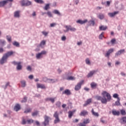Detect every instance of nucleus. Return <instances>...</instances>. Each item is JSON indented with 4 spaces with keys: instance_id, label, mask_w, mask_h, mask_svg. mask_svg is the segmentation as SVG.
<instances>
[{
    "instance_id": "obj_1",
    "label": "nucleus",
    "mask_w": 126,
    "mask_h": 126,
    "mask_svg": "<svg viewBox=\"0 0 126 126\" xmlns=\"http://www.w3.org/2000/svg\"><path fill=\"white\" fill-rule=\"evenodd\" d=\"M101 95L103 97L99 95L95 96V98L97 101H100L102 104H107L108 101L111 100V94L106 91H103Z\"/></svg>"
},
{
    "instance_id": "obj_2",
    "label": "nucleus",
    "mask_w": 126,
    "mask_h": 126,
    "mask_svg": "<svg viewBox=\"0 0 126 126\" xmlns=\"http://www.w3.org/2000/svg\"><path fill=\"white\" fill-rule=\"evenodd\" d=\"M47 55V51L45 50H42L40 52L35 54V58L36 60H41L44 58V55Z\"/></svg>"
},
{
    "instance_id": "obj_3",
    "label": "nucleus",
    "mask_w": 126,
    "mask_h": 126,
    "mask_svg": "<svg viewBox=\"0 0 126 126\" xmlns=\"http://www.w3.org/2000/svg\"><path fill=\"white\" fill-rule=\"evenodd\" d=\"M50 120H51V118L47 115H45L44 116V121L42 123V125L43 126H48Z\"/></svg>"
},
{
    "instance_id": "obj_4",
    "label": "nucleus",
    "mask_w": 126,
    "mask_h": 126,
    "mask_svg": "<svg viewBox=\"0 0 126 126\" xmlns=\"http://www.w3.org/2000/svg\"><path fill=\"white\" fill-rule=\"evenodd\" d=\"M65 28H66V30H63V32L65 33H66V32H68V31H71L72 32H75V31H76V29L75 28H73L71 27V26H65Z\"/></svg>"
},
{
    "instance_id": "obj_5",
    "label": "nucleus",
    "mask_w": 126,
    "mask_h": 126,
    "mask_svg": "<svg viewBox=\"0 0 126 126\" xmlns=\"http://www.w3.org/2000/svg\"><path fill=\"white\" fill-rule=\"evenodd\" d=\"M12 63L14 64V65H17V70H21V69H22V65H21V62H17L15 61H13V62H12Z\"/></svg>"
},
{
    "instance_id": "obj_6",
    "label": "nucleus",
    "mask_w": 126,
    "mask_h": 126,
    "mask_svg": "<svg viewBox=\"0 0 126 126\" xmlns=\"http://www.w3.org/2000/svg\"><path fill=\"white\" fill-rule=\"evenodd\" d=\"M53 117L55 118L54 122L55 124H58L60 123V122H61V120H60V118L59 117V113L58 112V111H56L54 113L53 115Z\"/></svg>"
},
{
    "instance_id": "obj_7",
    "label": "nucleus",
    "mask_w": 126,
    "mask_h": 126,
    "mask_svg": "<svg viewBox=\"0 0 126 126\" xmlns=\"http://www.w3.org/2000/svg\"><path fill=\"white\" fill-rule=\"evenodd\" d=\"M7 63V58L3 55L1 59H0V64H4Z\"/></svg>"
},
{
    "instance_id": "obj_8",
    "label": "nucleus",
    "mask_w": 126,
    "mask_h": 126,
    "mask_svg": "<svg viewBox=\"0 0 126 126\" xmlns=\"http://www.w3.org/2000/svg\"><path fill=\"white\" fill-rule=\"evenodd\" d=\"M126 50L125 49H121L119 50L117 52L115 53V57L118 58V57H120L121 55H123V54H125Z\"/></svg>"
},
{
    "instance_id": "obj_9",
    "label": "nucleus",
    "mask_w": 126,
    "mask_h": 126,
    "mask_svg": "<svg viewBox=\"0 0 126 126\" xmlns=\"http://www.w3.org/2000/svg\"><path fill=\"white\" fill-rule=\"evenodd\" d=\"M83 82H84V81L82 80L75 86V91H78V90H80L81 88V85H82V83H83Z\"/></svg>"
},
{
    "instance_id": "obj_10",
    "label": "nucleus",
    "mask_w": 126,
    "mask_h": 126,
    "mask_svg": "<svg viewBox=\"0 0 126 126\" xmlns=\"http://www.w3.org/2000/svg\"><path fill=\"white\" fill-rule=\"evenodd\" d=\"M97 71V70H93L92 71H91L87 75V77H88V78H89L90 77H92V76H93V75H94V74H95V73H96Z\"/></svg>"
},
{
    "instance_id": "obj_11",
    "label": "nucleus",
    "mask_w": 126,
    "mask_h": 126,
    "mask_svg": "<svg viewBox=\"0 0 126 126\" xmlns=\"http://www.w3.org/2000/svg\"><path fill=\"white\" fill-rule=\"evenodd\" d=\"M14 17L15 18H19L20 17V11L18 10L14 12Z\"/></svg>"
},
{
    "instance_id": "obj_12",
    "label": "nucleus",
    "mask_w": 126,
    "mask_h": 126,
    "mask_svg": "<svg viewBox=\"0 0 126 126\" xmlns=\"http://www.w3.org/2000/svg\"><path fill=\"white\" fill-rule=\"evenodd\" d=\"M88 22V20L87 19L82 20H78L76 21V23H78L79 24H81L82 25V24H85L87 22Z\"/></svg>"
},
{
    "instance_id": "obj_13",
    "label": "nucleus",
    "mask_w": 126,
    "mask_h": 126,
    "mask_svg": "<svg viewBox=\"0 0 126 126\" xmlns=\"http://www.w3.org/2000/svg\"><path fill=\"white\" fill-rule=\"evenodd\" d=\"M14 54V52L12 51H10L4 54V55L8 59L9 57H10V56H12V55Z\"/></svg>"
},
{
    "instance_id": "obj_14",
    "label": "nucleus",
    "mask_w": 126,
    "mask_h": 126,
    "mask_svg": "<svg viewBox=\"0 0 126 126\" xmlns=\"http://www.w3.org/2000/svg\"><path fill=\"white\" fill-rule=\"evenodd\" d=\"M112 114L113 116H120V112L119 111L113 109L112 110Z\"/></svg>"
},
{
    "instance_id": "obj_15",
    "label": "nucleus",
    "mask_w": 126,
    "mask_h": 126,
    "mask_svg": "<svg viewBox=\"0 0 126 126\" xmlns=\"http://www.w3.org/2000/svg\"><path fill=\"white\" fill-rule=\"evenodd\" d=\"M119 14V11H115L112 13H108V15L110 16V17H114V16H115V15H117V14Z\"/></svg>"
},
{
    "instance_id": "obj_16",
    "label": "nucleus",
    "mask_w": 126,
    "mask_h": 126,
    "mask_svg": "<svg viewBox=\"0 0 126 126\" xmlns=\"http://www.w3.org/2000/svg\"><path fill=\"white\" fill-rule=\"evenodd\" d=\"M91 102H92V98L87 99L86 101L85 102V104L83 105L84 107H86V106L89 105V104H90Z\"/></svg>"
},
{
    "instance_id": "obj_17",
    "label": "nucleus",
    "mask_w": 126,
    "mask_h": 126,
    "mask_svg": "<svg viewBox=\"0 0 126 126\" xmlns=\"http://www.w3.org/2000/svg\"><path fill=\"white\" fill-rule=\"evenodd\" d=\"M120 123L122 125H125L126 124V117H123L120 119Z\"/></svg>"
},
{
    "instance_id": "obj_18",
    "label": "nucleus",
    "mask_w": 126,
    "mask_h": 126,
    "mask_svg": "<svg viewBox=\"0 0 126 126\" xmlns=\"http://www.w3.org/2000/svg\"><path fill=\"white\" fill-rule=\"evenodd\" d=\"M74 113H75V110L68 111V114L69 119H71V117L73 116Z\"/></svg>"
},
{
    "instance_id": "obj_19",
    "label": "nucleus",
    "mask_w": 126,
    "mask_h": 126,
    "mask_svg": "<svg viewBox=\"0 0 126 126\" xmlns=\"http://www.w3.org/2000/svg\"><path fill=\"white\" fill-rule=\"evenodd\" d=\"M87 115H88V112L86 110L82 111L80 114V116H83V117L87 116Z\"/></svg>"
},
{
    "instance_id": "obj_20",
    "label": "nucleus",
    "mask_w": 126,
    "mask_h": 126,
    "mask_svg": "<svg viewBox=\"0 0 126 126\" xmlns=\"http://www.w3.org/2000/svg\"><path fill=\"white\" fill-rule=\"evenodd\" d=\"M37 88H40L41 89H46V87L44 84H37Z\"/></svg>"
},
{
    "instance_id": "obj_21",
    "label": "nucleus",
    "mask_w": 126,
    "mask_h": 126,
    "mask_svg": "<svg viewBox=\"0 0 126 126\" xmlns=\"http://www.w3.org/2000/svg\"><path fill=\"white\" fill-rule=\"evenodd\" d=\"M14 110L16 112H18V111H19V110H20V105L19 104H16V105L15 106V107L14 108Z\"/></svg>"
},
{
    "instance_id": "obj_22",
    "label": "nucleus",
    "mask_w": 126,
    "mask_h": 126,
    "mask_svg": "<svg viewBox=\"0 0 126 126\" xmlns=\"http://www.w3.org/2000/svg\"><path fill=\"white\" fill-rule=\"evenodd\" d=\"M21 87L22 88H25V87H26V81L25 80H22L21 81Z\"/></svg>"
},
{
    "instance_id": "obj_23",
    "label": "nucleus",
    "mask_w": 126,
    "mask_h": 126,
    "mask_svg": "<svg viewBox=\"0 0 126 126\" xmlns=\"http://www.w3.org/2000/svg\"><path fill=\"white\" fill-rule=\"evenodd\" d=\"M97 17L98 18L100 19V20H102V19H104V18L105 17V15L103 14L100 13L97 15Z\"/></svg>"
},
{
    "instance_id": "obj_24",
    "label": "nucleus",
    "mask_w": 126,
    "mask_h": 126,
    "mask_svg": "<svg viewBox=\"0 0 126 126\" xmlns=\"http://www.w3.org/2000/svg\"><path fill=\"white\" fill-rule=\"evenodd\" d=\"M7 1L5 0H2L0 1V7H3L5 4H6Z\"/></svg>"
},
{
    "instance_id": "obj_25",
    "label": "nucleus",
    "mask_w": 126,
    "mask_h": 126,
    "mask_svg": "<svg viewBox=\"0 0 126 126\" xmlns=\"http://www.w3.org/2000/svg\"><path fill=\"white\" fill-rule=\"evenodd\" d=\"M62 94H65V95H70L71 93H70V91H69V90H65L64 91H63L62 93Z\"/></svg>"
},
{
    "instance_id": "obj_26",
    "label": "nucleus",
    "mask_w": 126,
    "mask_h": 126,
    "mask_svg": "<svg viewBox=\"0 0 126 126\" xmlns=\"http://www.w3.org/2000/svg\"><path fill=\"white\" fill-rule=\"evenodd\" d=\"M6 44V41L4 39H0V45L1 46H5Z\"/></svg>"
},
{
    "instance_id": "obj_27",
    "label": "nucleus",
    "mask_w": 126,
    "mask_h": 126,
    "mask_svg": "<svg viewBox=\"0 0 126 126\" xmlns=\"http://www.w3.org/2000/svg\"><path fill=\"white\" fill-rule=\"evenodd\" d=\"M10 83H9V82H8L6 83L5 85L2 86V88H3L4 90H5V89L7 88V86L10 87Z\"/></svg>"
},
{
    "instance_id": "obj_28",
    "label": "nucleus",
    "mask_w": 126,
    "mask_h": 126,
    "mask_svg": "<svg viewBox=\"0 0 126 126\" xmlns=\"http://www.w3.org/2000/svg\"><path fill=\"white\" fill-rule=\"evenodd\" d=\"M46 45V41L45 40H42L41 41L39 46L41 47V48H44V46Z\"/></svg>"
},
{
    "instance_id": "obj_29",
    "label": "nucleus",
    "mask_w": 126,
    "mask_h": 126,
    "mask_svg": "<svg viewBox=\"0 0 126 126\" xmlns=\"http://www.w3.org/2000/svg\"><path fill=\"white\" fill-rule=\"evenodd\" d=\"M92 114L93 115V116H94V117H99V113H98L97 112H95L94 111V109H92Z\"/></svg>"
},
{
    "instance_id": "obj_30",
    "label": "nucleus",
    "mask_w": 126,
    "mask_h": 126,
    "mask_svg": "<svg viewBox=\"0 0 126 126\" xmlns=\"http://www.w3.org/2000/svg\"><path fill=\"white\" fill-rule=\"evenodd\" d=\"M107 26H101L99 27V30L101 31H105V30H107Z\"/></svg>"
},
{
    "instance_id": "obj_31",
    "label": "nucleus",
    "mask_w": 126,
    "mask_h": 126,
    "mask_svg": "<svg viewBox=\"0 0 126 126\" xmlns=\"http://www.w3.org/2000/svg\"><path fill=\"white\" fill-rule=\"evenodd\" d=\"M50 8V3L46 4L45 6L43 7L44 10H48Z\"/></svg>"
},
{
    "instance_id": "obj_32",
    "label": "nucleus",
    "mask_w": 126,
    "mask_h": 126,
    "mask_svg": "<svg viewBox=\"0 0 126 126\" xmlns=\"http://www.w3.org/2000/svg\"><path fill=\"white\" fill-rule=\"evenodd\" d=\"M89 25H90V26H94L95 25V22L93 20H90L88 22Z\"/></svg>"
},
{
    "instance_id": "obj_33",
    "label": "nucleus",
    "mask_w": 126,
    "mask_h": 126,
    "mask_svg": "<svg viewBox=\"0 0 126 126\" xmlns=\"http://www.w3.org/2000/svg\"><path fill=\"white\" fill-rule=\"evenodd\" d=\"M48 80L49 82H51V83H55V82H58V79H49Z\"/></svg>"
},
{
    "instance_id": "obj_34",
    "label": "nucleus",
    "mask_w": 126,
    "mask_h": 126,
    "mask_svg": "<svg viewBox=\"0 0 126 126\" xmlns=\"http://www.w3.org/2000/svg\"><path fill=\"white\" fill-rule=\"evenodd\" d=\"M56 106L58 107V108H61V106H62V102L60 101L56 102Z\"/></svg>"
},
{
    "instance_id": "obj_35",
    "label": "nucleus",
    "mask_w": 126,
    "mask_h": 126,
    "mask_svg": "<svg viewBox=\"0 0 126 126\" xmlns=\"http://www.w3.org/2000/svg\"><path fill=\"white\" fill-rule=\"evenodd\" d=\"M27 0H22L21 1V4L22 6H26Z\"/></svg>"
},
{
    "instance_id": "obj_36",
    "label": "nucleus",
    "mask_w": 126,
    "mask_h": 126,
    "mask_svg": "<svg viewBox=\"0 0 126 126\" xmlns=\"http://www.w3.org/2000/svg\"><path fill=\"white\" fill-rule=\"evenodd\" d=\"M33 123H34V120H33L32 119H29L27 121V124H28V125L33 124Z\"/></svg>"
},
{
    "instance_id": "obj_37",
    "label": "nucleus",
    "mask_w": 126,
    "mask_h": 126,
    "mask_svg": "<svg viewBox=\"0 0 126 126\" xmlns=\"http://www.w3.org/2000/svg\"><path fill=\"white\" fill-rule=\"evenodd\" d=\"M34 1L37 3H40V4L44 3V1L43 0H34Z\"/></svg>"
},
{
    "instance_id": "obj_38",
    "label": "nucleus",
    "mask_w": 126,
    "mask_h": 126,
    "mask_svg": "<svg viewBox=\"0 0 126 126\" xmlns=\"http://www.w3.org/2000/svg\"><path fill=\"white\" fill-rule=\"evenodd\" d=\"M120 113L122 116H126V110H125V109H121L120 110Z\"/></svg>"
},
{
    "instance_id": "obj_39",
    "label": "nucleus",
    "mask_w": 126,
    "mask_h": 126,
    "mask_svg": "<svg viewBox=\"0 0 126 126\" xmlns=\"http://www.w3.org/2000/svg\"><path fill=\"white\" fill-rule=\"evenodd\" d=\"M121 99L120 98H118V99H117V101L115 102V106H120L121 105V103L120 102V100Z\"/></svg>"
},
{
    "instance_id": "obj_40",
    "label": "nucleus",
    "mask_w": 126,
    "mask_h": 126,
    "mask_svg": "<svg viewBox=\"0 0 126 126\" xmlns=\"http://www.w3.org/2000/svg\"><path fill=\"white\" fill-rule=\"evenodd\" d=\"M68 77V74H63L62 76L63 79H66V80H67Z\"/></svg>"
},
{
    "instance_id": "obj_41",
    "label": "nucleus",
    "mask_w": 126,
    "mask_h": 126,
    "mask_svg": "<svg viewBox=\"0 0 126 126\" xmlns=\"http://www.w3.org/2000/svg\"><path fill=\"white\" fill-rule=\"evenodd\" d=\"M91 86L92 88H95L97 86V84L94 82H92L91 83Z\"/></svg>"
},
{
    "instance_id": "obj_42",
    "label": "nucleus",
    "mask_w": 126,
    "mask_h": 126,
    "mask_svg": "<svg viewBox=\"0 0 126 126\" xmlns=\"http://www.w3.org/2000/svg\"><path fill=\"white\" fill-rule=\"evenodd\" d=\"M67 80H75V77H72L71 76H68Z\"/></svg>"
},
{
    "instance_id": "obj_43",
    "label": "nucleus",
    "mask_w": 126,
    "mask_h": 126,
    "mask_svg": "<svg viewBox=\"0 0 126 126\" xmlns=\"http://www.w3.org/2000/svg\"><path fill=\"white\" fill-rule=\"evenodd\" d=\"M46 14H47L48 17H53V14H52V12L50 11H47Z\"/></svg>"
},
{
    "instance_id": "obj_44",
    "label": "nucleus",
    "mask_w": 126,
    "mask_h": 126,
    "mask_svg": "<svg viewBox=\"0 0 126 126\" xmlns=\"http://www.w3.org/2000/svg\"><path fill=\"white\" fill-rule=\"evenodd\" d=\"M86 64H88V65H90L91 64V62H90V60H89V59L87 58L85 60Z\"/></svg>"
},
{
    "instance_id": "obj_45",
    "label": "nucleus",
    "mask_w": 126,
    "mask_h": 126,
    "mask_svg": "<svg viewBox=\"0 0 126 126\" xmlns=\"http://www.w3.org/2000/svg\"><path fill=\"white\" fill-rule=\"evenodd\" d=\"M32 111L31 108H28L25 110L24 113L25 114H28V113H30Z\"/></svg>"
},
{
    "instance_id": "obj_46",
    "label": "nucleus",
    "mask_w": 126,
    "mask_h": 126,
    "mask_svg": "<svg viewBox=\"0 0 126 126\" xmlns=\"http://www.w3.org/2000/svg\"><path fill=\"white\" fill-rule=\"evenodd\" d=\"M32 4V2L29 0H27L26 3V6H29V5H31Z\"/></svg>"
},
{
    "instance_id": "obj_47",
    "label": "nucleus",
    "mask_w": 126,
    "mask_h": 126,
    "mask_svg": "<svg viewBox=\"0 0 126 126\" xmlns=\"http://www.w3.org/2000/svg\"><path fill=\"white\" fill-rule=\"evenodd\" d=\"M55 14H57V15L61 16V13L58 10H54L53 11Z\"/></svg>"
},
{
    "instance_id": "obj_48",
    "label": "nucleus",
    "mask_w": 126,
    "mask_h": 126,
    "mask_svg": "<svg viewBox=\"0 0 126 126\" xmlns=\"http://www.w3.org/2000/svg\"><path fill=\"white\" fill-rule=\"evenodd\" d=\"M56 98V97L54 98H47V100H49V101H51L52 103H55V99Z\"/></svg>"
},
{
    "instance_id": "obj_49",
    "label": "nucleus",
    "mask_w": 126,
    "mask_h": 126,
    "mask_svg": "<svg viewBox=\"0 0 126 126\" xmlns=\"http://www.w3.org/2000/svg\"><path fill=\"white\" fill-rule=\"evenodd\" d=\"M6 37L8 42H11V36L10 35H6Z\"/></svg>"
},
{
    "instance_id": "obj_50",
    "label": "nucleus",
    "mask_w": 126,
    "mask_h": 126,
    "mask_svg": "<svg viewBox=\"0 0 126 126\" xmlns=\"http://www.w3.org/2000/svg\"><path fill=\"white\" fill-rule=\"evenodd\" d=\"M21 103H25L27 102V97L25 96L23 99L21 101Z\"/></svg>"
},
{
    "instance_id": "obj_51",
    "label": "nucleus",
    "mask_w": 126,
    "mask_h": 126,
    "mask_svg": "<svg viewBox=\"0 0 126 126\" xmlns=\"http://www.w3.org/2000/svg\"><path fill=\"white\" fill-rule=\"evenodd\" d=\"M104 32H102L101 34L99 35L98 38L100 40H102L103 39V37H104Z\"/></svg>"
},
{
    "instance_id": "obj_52",
    "label": "nucleus",
    "mask_w": 126,
    "mask_h": 126,
    "mask_svg": "<svg viewBox=\"0 0 126 126\" xmlns=\"http://www.w3.org/2000/svg\"><path fill=\"white\" fill-rule=\"evenodd\" d=\"M13 45L14 46H15L16 47H19V43L16 41H14L13 43Z\"/></svg>"
},
{
    "instance_id": "obj_53",
    "label": "nucleus",
    "mask_w": 126,
    "mask_h": 126,
    "mask_svg": "<svg viewBox=\"0 0 126 126\" xmlns=\"http://www.w3.org/2000/svg\"><path fill=\"white\" fill-rule=\"evenodd\" d=\"M38 113L39 112L38 111H34L32 113V117H35V116H37V115H38Z\"/></svg>"
},
{
    "instance_id": "obj_54",
    "label": "nucleus",
    "mask_w": 126,
    "mask_h": 126,
    "mask_svg": "<svg viewBox=\"0 0 126 126\" xmlns=\"http://www.w3.org/2000/svg\"><path fill=\"white\" fill-rule=\"evenodd\" d=\"M27 123V121H26L24 118H23L22 121V125H26Z\"/></svg>"
},
{
    "instance_id": "obj_55",
    "label": "nucleus",
    "mask_w": 126,
    "mask_h": 126,
    "mask_svg": "<svg viewBox=\"0 0 126 126\" xmlns=\"http://www.w3.org/2000/svg\"><path fill=\"white\" fill-rule=\"evenodd\" d=\"M110 54L107 51L106 54L104 55V56L105 58H107V59H109L110 58Z\"/></svg>"
},
{
    "instance_id": "obj_56",
    "label": "nucleus",
    "mask_w": 126,
    "mask_h": 126,
    "mask_svg": "<svg viewBox=\"0 0 126 126\" xmlns=\"http://www.w3.org/2000/svg\"><path fill=\"white\" fill-rule=\"evenodd\" d=\"M113 98H116L117 99H118V98H120L119 97V94H114L113 95Z\"/></svg>"
},
{
    "instance_id": "obj_57",
    "label": "nucleus",
    "mask_w": 126,
    "mask_h": 126,
    "mask_svg": "<svg viewBox=\"0 0 126 126\" xmlns=\"http://www.w3.org/2000/svg\"><path fill=\"white\" fill-rule=\"evenodd\" d=\"M107 52L111 55V54H112V53L114 52V49H113V48H111V49H109L108 51H107Z\"/></svg>"
},
{
    "instance_id": "obj_58",
    "label": "nucleus",
    "mask_w": 126,
    "mask_h": 126,
    "mask_svg": "<svg viewBox=\"0 0 126 126\" xmlns=\"http://www.w3.org/2000/svg\"><path fill=\"white\" fill-rule=\"evenodd\" d=\"M100 122L101 123H102V124H107V121H105L104 120L103 118H101L100 119Z\"/></svg>"
},
{
    "instance_id": "obj_59",
    "label": "nucleus",
    "mask_w": 126,
    "mask_h": 126,
    "mask_svg": "<svg viewBox=\"0 0 126 126\" xmlns=\"http://www.w3.org/2000/svg\"><path fill=\"white\" fill-rule=\"evenodd\" d=\"M42 35H44V36H47L49 34V32H46L45 31L42 32Z\"/></svg>"
},
{
    "instance_id": "obj_60",
    "label": "nucleus",
    "mask_w": 126,
    "mask_h": 126,
    "mask_svg": "<svg viewBox=\"0 0 126 126\" xmlns=\"http://www.w3.org/2000/svg\"><path fill=\"white\" fill-rule=\"evenodd\" d=\"M27 69L29 71H31V70H32V67H31V66L29 65L27 67Z\"/></svg>"
},
{
    "instance_id": "obj_61",
    "label": "nucleus",
    "mask_w": 126,
    "mask_h": 126,
    "mask_svg": "<svg viewBox=\"0 0 126 126\" xmlns=\"http://www.w3.org/2000/svg\"><path fill=\"white\" fill-rule=\"evenodd\" d=\"M35 124L36 126H40V122H39V121H36L35 122Z\"/></svg>"
},
{
    "instance_id": "obj_62",
    "label": "nucleus",
    "mask_w": 126,
    "mask_h": 126,
    "mask_svg": "<svg viewBox=\"0 0 126 126\" xmlns=\"http://www.w3.org/2000/svg\"><path fill=\"white\" fill-rule=\"evenodd\" d=\"M43 80L44 81V82H47V81H49V79H47V77H44L43 78Z\"/></svg>"
},
{
    "instance_id": "obj_63",
    "label": "nucleus",
    "mask_w": 126,
    "mask_h": 126,
    "mask_svg": "<svg viewBox=\"0 0 126 126\" xmlns=\"http://www.w3.org/2000/svg\"><path fill=\"white\" fill-rule=\"evenodd\" d=\"M56 25H57V24H56L55 23L50 24V27H55Z\"/></svg>"
},
{
    "instance_id": "obj_64",
    "label": "nucleus",
    "mask_w": 126,
    "mask_h": 126,
    "mask_svg": "<svg viewBox=\"0 0 126 126\" xmlns=\"http://www.w3.org/2000/svg\"><path fill=\"white\" fill-rule=\"evenodd\" d=\"M61 40L62 41H65V40H66V37H65V36H63L62 37Z\"/></svg>"
}]
</instances>
